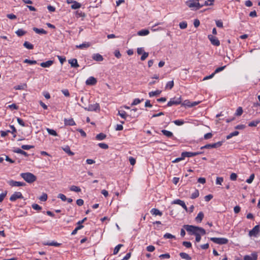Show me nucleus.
Listing matches in <instances>:
<instances>
[{
    "label": "nucleus",
    "mask_w": 260,
    "mask_h": 260,
    "mask_svg": "<svg viewBox=\"0 0 260 260\" xmlns=\"http://www.w3.org/2000/svg\"><path fill=\"white\" fill-rule=\"evenodd\" d=\"M183 228L190 234L196 236V241L197 242L200 241L201 239V234L202 235L206 234L205 230L201 227L191 225H184Z\"/></svg>",
    "instance_id": "nucleus-1"
},
{
    "label": "nucleus",
    "mask_w": 260,
    "mask_h": 260,
    "mask_svg": "<svg viewBox=\"0 0 260 260\" xmlns=\"http://www.w3.org/2000/svg\"><path fill=\"white\" fill-rule=\"evenodd\" d=\"M210 3H208L207 2H204L203 4H201L199 2L200 0H191L186 2L187 5L189 8L196 7L197 9H199L203 6H212L213 5L214 0H208Z\"/></svg>",
    "instance_id": "nucleus-2"
},
{
    "label": "nucleus",
    "mask_w": 260,
    "mask_h": 260,
    "mask_svg": "<svg viewBox=\"0 0 260 260\" xmlns=\"http://www.w3.org/2000/svg\"><path fill=\"white\" fill-rule=\"evenodd\" d=\"M20 176L28 183H31L37 179L36 176L29 172L21 173Z\"/></svg>",
    "instance_id": "nucleus-3"
},
{
    "label": "nucleus",
    "mask_w": 260,
    "mask_h": 260,
    "mask_svg": "<svg viewBox=\"0 0 260 260\" xmlns=\"http://www.w3.org/2000/svg\"><path fill=\"white\" fill-rule=\"evenodd\" d=\"M210 240L214 243L220 245L226 244L228 243V239L225 238H210Z\"/></svg>",
    "instance_id": "nucleus-4"
},
{
    "label": "nucleus",
    "mask_w": 260,
    "mask_h": 260,
    "mask_svg": "<svg viewBox=\"0 0 260 260\" xmlns=\"http://www.w3.org/2000/svg\"><path fill=\"white\" fill-rule=\"evenodd\" d=\"M182 99L181 97H174L171 99L170 101L168 103L167 106L171 107L173 105H177L181 104Z\"/></svg>",
    "instance_id": "nucleus-5"
},
{
    "label": "nucleus",
    "mask_w": 260,
    "mask_h": 260,
    "mask_svg": "<svg viewBox=\"0 0 260 260\" xmlns=\"http://www.w3.org/2000/svg\"><path fill=\"white\" fill-rule=\"evenodd\" d=\"M222 141H219L217 143H215L213 144H206L204 146H202L201 147V149H210V148H218L221 146L222 144Z\"/></svg>",
    "instance_id": "nucleus-6"
},
{
    "label": "nucleus",
    "mask_w": 260,
    "mask_h": 260,
    "mask_svg": "<svg viewBox=\"0 0 260 260\" xmlns=\"http://www.w3.org/2000/svg\"><path fill=\"white\" fill-rule=\"evenodd\" d=\"M260 232V225H255L251 230L249 232V236L250 237H256Z\"/></svg>",
    "instance_id": "nucleus-7"
},
{
    "label": "nucleus",
    "mask_w": 260,
    "mask_h": 260,
    "mask_svg": "<svg viewBox=\"0 0 260 260\" xmlns=\"http://www.w3.org/2000/svg\"><path fill=\"white\" fill-rule=\"evenodd\" d=\"M8 183L12 187L24 186L25 185V183L23 182L16 181L13 180H9Z\"/></svg>",
    "instance_id": "nucleus-8"
},
{
    "label": "nucleus",
    "mask_w": 260,
    "mask_h": 260,
    "mask_svg": "<svg viewBox=\"0 0 260 260\" xmlns=\"http://www.w3.org/2000/svg\"><path fill=\"white\" fill-rule=\"evenodd\" d=\"M208 38L212 45L216 46H218L220 45V42L216 37L213 36L212 35H208Z\"/></svg>",
    "instance_id": "nucleus-9"
},
{
    "label": "nucleus",
    "mask_w": 260,
    "mask_h": 260,
    "mask_svg": "<svg viewBox=\"0 0 260 260\" xmlns=\"http://www.w3.org/2000/svg\"><path fill=\"white\" fill-rule=\"evenodd\" d=\"M23 197L20 192H15L10 198V200L14 202L18 199H23Z\"/></svg>",
    "instance_id": "nucleus-10"
},
{
    "label": "nucleus",
    "mask_w": 260,
    "mask_h": 260,
    "mask_svg": "<svg viewBox=\"0 0 260 260\" xmlns=\"http://www.w3.org/2000/svg\"><path fill=\"white\" fill-rule=\"evenodd\" d=\"M172 203L174 204H178V205H180L181 206H182L183 208V209H184L185 210V211L186 212H187L188 209L183 201H182L179 199H177V200H174Z\"/></svg>",
    "instance_id": "nucleus-11"
},
{
    "label": "nucleus",
    "mask_w": 260,
    "mask_h": 260,
    "mask_svg": "<svg viewBox=\"0 0 260 260\" xmlns=\"http://www.w3.org/2000/svg\"><path fill=\"white\" fill-rule=\"evenodd\" d=\"M202 153H203V152L201 151L195 152H187V151L183 152V154L184 155L183 156H186V157H188L196 156V155L201 154Z\"/></svg>",
    "instance_id": "nucleus-12"
},
{
    "label": "nucleus",
    "mask_w": 260,
    "mask_h": 260,
    "mask_svg": "<svg viewBox=\"0 0 260 260\" xmlns=\"http://www.w3.org/2000/svg\"><path fill=\"white\" fill-rule=\"evenodd\" d=\"M96 78L93 77H90L86 80L85 83L87 85H93L96 83Z\"/></svg>",
    "instance_id": "nucleus-13"
},
{
    "label": "nucleus",
    "mask_w": 260,
    "mask_h": 260,
    "mask_svg": "<svg viewBox=\"0 0 260 260\" xmlns=\"http://www.w3.org/2000/svg\"><path fill=\"white\" fill-rule=\"evenodd\" d=\"M257 254L256 253H252L251 255H246L244 257V260H257Z\"/></svg>",
    "instance_id": "nucleus-14"
},
{
    "label": "nucleus",
    "mask_w": 260,
    "mask_h": 260,
    "mask_svg": "<svg viewBox=\"0 0 260 260\" xmlns=\"http://www.w3.org/2000/svg\"><path fill=\"white\" fill-rule=\"evenodd\" d=\"M64 123L65 125L73 126L76 124L74 119L72 118L70 119L64 118Z\"/></svg>",
    "instance_id": "nucleus-15"
},
{
    "label": "nucleus",
    "mask_w": 260,
    "mask_h": 260,
    "mask_svg": "<svg viewBox=\"0 0 260 260\" xmlns=\"http://www.w3.org/2000/svg\"><path fill=\"white\" fill-rule=\"evenodd\" d=\"M53 61L48 60L46 62L41 63L40 66L43 68H49L52 65Z\"/></svg>",
    "instance_id": "nucleus-16"
},
{
    "label": "nucleus",
    "mask_w": 260,
    "mask_h": 260,
    "mask_svg": "<svg viewBox=\"0 0 260 260\" xmlns=\"http://www.w3.org/2000/svg\"><path fill=\"white\" fill-rule=\"evenodd\" d=\"M69 63L73 68H78L79 67L77 60L75 58L69 60Z\"/></svg>",
    "instance_id": "nucleus-17"
},
{
    "label": "nucleus",
    "mask_w": 260,
    "mask_h": 260,
    "mask_svg": "<svg viewBox=\"0 0 260 260\" xmlns=\"http://www.w3.org/2000/svg\"><path fill=\"white\" fill-rule=\"evenodd\" d=\"M33 30L37 34H44V35H46L47 34V31H46L45 30H44V29L43 28H37V27H34L33 28Z\"/></svg>",
    "instance_id": "nucleus-18"
},
{
    "label": "nucleus",
    "mask_w": 260,
    "mask_h": 260,
    "mask_svg": "<svg viewBox=\"0 0 260 260\" xmlns=\"http://www.w3.org/2000/svg\"><path fill=\"white\" fill-rule=\"evenodd\" d=\"M204 217V214L203 212H200L197 216L196 217L195 220L197 222H201L203 218Z\"/></svg>",
    "instance_id": "nucleus-19"
},
{
    "label": "nucleus",
    "mask_w": 260,
    "mask_h": 260,
    "mask_svg": "<svg viewBox=\"0 0 260 260\" xmlns=\"http://www.w3.org/2000/svg\"><path fill=\"white\" fill-rule=\"evenodd\" d=\"M150 213L155 215H159L161 216L162 213L161 212H160L158 209L156 208H153L151 210Z\"/></svg>",
    "instance_id": "nucleus-20"
},
{
    "label": "nucleus",
    "mask_w": 260,
    "mask_h": 260,
    "mask_svg": "<svg viewBox=\"0 0 260 260\" xmlns=\"http://www.w3.org/2000/svg\"><path fill=\"white\" fill-rule=\"evenodd\" d=\"M85 109L88 111H96L98 109V105L96 104L90 105L88 107L85 108Z\"/></svg>",
    "instance_id": "nucleus-21"
},
{
    "label": "nucleus",
    "mask_w": 260,
    "mask_h": 260,
    "mask_svg": "<svg viewBox=\"0 0 260 260\" xmlns=\"http://www.w3.org/2000/svg\"><path fill=\"white\" fill-rule=\"evenodd\" d=\"M260 123V119H256L255 120L252 121L248 123V126L250 127H255L258 124Z\"/></svg>",
    "instance_id": "nucleus-22"
},
{
    "label": "nucleus",
    "mask_w": 260,
    "mask_h": 260,
    "mask_svg": "<svg viewBox=\"0 0 260 260\" xmlns=\"http://www.w3.org/2000/svg\"><path fill=\"white\" fill-rule=\"evenodd\" d=\"M179 255L182 258L185 259L186 260H191V257L186 253L185 252H181L179 254Z\"/></svg>",
    "instance_id": "nucleus-23"
},
{
    "label": "nucleus",
    "mask_w": 260,
    "mask_h": 260,
    "mask_svg": "<svg viewBox=\"0 0 260 260\" xmlns=\"http://www.w3.org/2000/svg\"><path fill=\"white\" fill-rule=\"evenodd\" d=\"M161 133L168 138H171L173 136V134L171 132L168 131L167 130L162 129L161 131Z\"/></svg>",
    "instance_id": "nucleus-24"
},
{
    "label": "nucleus",
    "mask_w": 260,
    "mask_h": 260,
    "mask_svg": "<svg viewBox=\"0 0 260 260\" xmlns=\"http://www.w3.org/2000/svg\"><path fill=\"white\" fill-rule=\"evenodd\" d=\"M62 149L65 152L70 156H72L74 154V153L71 151L70 148L69 146H66Z\"/></svg>",
    "instance_id": "nucleus-25"
},
{
    "label": "nucleus",
    "mask_w": 260,
    "mask_h": 260,
    "mask_svg": "<svg viewBox=\"0 0 260 260\" xmlns=\"http://www.w3.org/2000/svg\"><path fill=\"white\" fill-rule=\"evenodd\" d=\"M14 152H15V153H19V154H21L22 155H23L25 156H28V154L27 152H26L25 151H23V150L20 149V148H17V149H15L14 150Z\"/></svg>",
    "instance_id": "nucleus-26"
},
{
    "label": "nucleus",
    "mask_w": 260,
    "mask_h": 260,
    "mask_svg": "<svg viewBox=\"0 0 260 260\" xmlns=\"http://www.w3.org/2000/svg\"><path fill=\"white\" fill-rule=\"evenodd\" d=\"M81 7V4L75 1L73 2V4L71 5V8L72 9H77L80 8Z\"/></svg>",
    "instance_id": "nucleus-27"
},
{
    "label": "nucleus",
    "mask_w": 260,
    "mask_h": 260,
    "mask_svg": "<svg viewBox=\"0 0 260 260\" xmlns=\"http://www.w3.org/2000/svg\"><path fill=\"white\" fill-rule=\"evenodd\" d=\"M149 33V31L147 29H142L139 31L137 34L140 36H146L148 35Z\"/></svg>",
    "instance_id": "nucleus-28"
},
{
    "label": "nucleus",
    "mask_w": 260,
    "mask_h": 260,
    "mask_svg": "<svg viewBox=\"0 0 260 260\" xmlns=\"http://www.w3.org/2000/svg\"><path fill=\"white\" fill-rule=\"evenodd\" d=\"M46 129L50 135L53 136H57V133L55 130L53 129H50L48 127H46Z\"/></svg>",
    "instance_id": "nucleus-29"
},
{
    "label": "nucleus",
    "mask_w": 260,
    "mask_h": 260,
    "mask_svg": "<svg viewBox=\"0 0 260 260\" xmlns=\"http://www.w3.org/2000/svg\"><path fill=\"white\" fill-rule=\"evenodd\" d=\"M161 91L159 90H156L154 91H151L149 92V95L150 97L154 96H157L160 94Z\"/></svg>",
    "instance_id": "nucleus-30"
},
{
    "label": "nucleus",
    "mask_w": 260,
    "mask_h": 260,
    "mask_svg": "<svg viewBox=\"0 0 260 260\" xmlns=\"http://www.w3.org/2000/svg\"><path fill=\"white\" fill-rule=\"evenodd\" d=\"M15 33L18 37H21L26 34V31L22 29H18Z\"/></svg>",
    "instance_id": "nucleus-31"
},
{
    "label": "nucleus",
    "mask_w": 260,
    "mask_h": 260,
    "mask_svg": "<svg viewBox=\"0 0 260 260\" xmlns=\"http://www.w3.org/2000/svg\"><path fill=\"white\" fill-rule=\"evenodd\" d=\"M70 190L71 191H75V192H80L81 190V188L79 187L75 186V185L71 186L70 187Z\"/></svg>",
    "instance_id": "nucleus-32"
},
{
    "label": "nucleus",
    "mask_w": 260,
    "mask_h": 260,
    "mask_svg": "<svg viewBox=\"0 0 260 260\" xmlns=\"http://www.w3.org/2000/svg\"><path fill=\"white\" fill-rule=\"evenodd\" d=\"M239 134V133L238 131H235L233 133H230L229 135H228L226 136V138L227 140H229L234 136H236L238 135Z\"/></svg>",
    "instance_id": "nucleus-33"
},
{
    "label": "nucleus",
    "mask_w": 260,
    "mask_h": 260,
    "mask_svg": "<svg viewBox=\"0 0 260 260\" xmlns=\"http://www.w3.org/2000/svg\"><path fill=\"white\" fill-rule=\"evenodd\" d=\"M23 46L27 49H32L34 48V46L32 44H30L28 42L25 41L24 44Z\"/></svg>",
    "instance_id": "nucleus-34"
},
{
    "label": "nucleus",
    "mask_w": 260,
    "mask_h": 260,
    "mask_svg": "<svg viewBox=\"0 0 260 260\" xmlns=\"http://www.w3.org/2000/svg\"><path fill=\"white\" fill-rule=\"evenodd\" d=\"M123 246V245L121 244L117 245L114 249L113 254H114V255L117 254L118 253L120 248L122 247Z\"/></svg>",
    "instance_id": "nucleus-35"
},
{
    "label": "nucleus",
    "mask_w": 260,
    "mask_h": 260,
    "mask_svg": "<svg viewBox=\"0 0 260 260\" xmlns=\"http://www.w3.org/2000/svg\"><path fill=\"white\" fill-rule=\"evenodd\" d=\"M44 245H48V246H59L60 245V244L56 242L52 241L51 242H47V243H44Z\"/></svg>",
    "instance_id": "nucleus-36"
},
{
    "label": "nucleus",
    "mask_w": 260,
    "mask_h": 260,
    "mask_svg": "<svg viewBox=\"0 0 260 260\" xmlns=\"http://www.w3.org/2000/svg\"><path fill=\"white\" fill-rule=\"evenodd\" d=\"M118 114L120 116H121L122 118H123L124 119H126V117L127 116L126 113L124 111H123V110H119V111H118Z\"/></svg>",
    "instance_id": "nucleus-37"
},
{
    "label": "nucleus",
    "mask_w": 260,
    "mask_h": 260,
    "mask_svg": "<svg viewBox=\"0 0 260 260\" xmlns=\"http://www.w3.org/2000/svg\"><path fill=\"white\" fill-rule=\"evenodd\" d=\"M199 196V190L196 189L194 192H193L191 195V198L192 199H196L198 198Z\"/></svg>",
    "instance_id": "nucleus-38"
},
{
    "label": "nucleus",
    "mask_w": 260,
    "mask_h": 260,
    "mask_svg": "<svg viewBox=\"0 0 260 260\" xmlns=\"http://www.w3.org/2000/svg\"><path fill=\"white\" fill-rule=\"evenodd\" d=\"M242 113H243L242 108L241 107H238L236 110L235 115L237 116H241L242 114Z\"/></svg>",
    "instance_id": "nucleus-39"
},
{
    "label": "nucleus",
    "mask_w": 260,
    "mask_h": 260,
    "mask_svg": "<svg viewBox=\"0 0 260 260\" xmlns=\"http://www.w3.org/2000/svg\"><path fill=\"white\" fill-rule=\"evenodd\" d=\"M187 26V23L186 21H183L179 23V27L181 29H185Z\"/></svg>",
    "instance_id": "nucleus-40"
},
{
    "label": "nucleus",
    "mask_w": 260,
    "mask_h": 260,
    "mask_svg": "<svg viewBox=\"0 0 260 260\" xmlns=\"http://www.w3.org/2000/svg\"><path fill=\"white\" fill-rule=\"evenodd\" d=\"M174 86V81H169L166 86V88H169L170 89H172Z\"/></svg>",
    "instance_id": "nucleus-41"
},
{
    "label": "nucleus",
    "mask_w": 260,
    "mask_h": 260,
    "mask_svg": "<svg viewBox=\"0 0 260 260\" xmlns=\"http://www.w3.org/2000/svg\"><path fill=\"white\" fill-rule=\"evenodd\" d=\"M26 86V84H23V85H18L17 86H15L14 88L15 90H22L24 89V87Z\"/></svg>",
    "instance_id": "nucleus-42"
},
{
    "label": "nucleus",
    "mask_w": 260,
    "mask_h": 260,
    "mask_svg": "<svg viewBox=\"0 0 260 260\" xmlns=\"http://www.w3.org/2000/svg\"><path fill=\"white\" fill-rule=\"evenodd\" d=\"M143 100H144L143 99H142L141 100H140L139 99H135L134 100L133 102L132 103V106L137 105L139 104V103H140Z\"/></svg>",
    "instance_id": "nucleus-43"
},
{
    "label": "nucleus",
    "mask_w": 260,
    "mask_h": 260,
    "mask_svg": "<svg viewBox=\"0 0 260 260\" xmlns=\"http://www.w3.org/2000/svg\"><path fill=\"white\" fill-rule=\"evenodd\" d=\"M99 147L103 149H107L109 147L108 145L107 144L104 143H99Z\"/></svg>",
    "instance_id": "nucleus-44"
},
{
    "label": "nucleus",
    "mask_w": 260,
    "mask_h": 260,
    "mask_svg": "<svg viewBox=\"0 0 260 260\" xmlns=\"http://www.w3.org/2000/svg\"><path fill=\"white\" fill-rule=\"evenodd\" d=\"M83 226H77L72 232V235H75L77 234V232L78 230L82 229Z\"/></svg>",
    "instance_id": "nucleus-45"
},
{
    "label": "nucleus",
    "mask_w": 260,
    "mask_h": 260,
    "mask_svg": "<svg viewBox=\"0 0 260 260\" xmlns=\"http://www.w3.org/2000/svg\"><path fill=\"white\" fill-rule=\"evenodd\" d=\"M183 152L181 153V156L180 157H178V158H176L175 160H173L172 161V162L173 163H175V162H178L183 159H184V158L186 157V156H183Z\"/></svg>",
    "instance_id": "nucleus-46"
},
{
    "label": "nucleus",
    "mask_w": 260,
    "mask_h": 260,
    "mask_svg": "<svg viewBox=\"0 0 260 260\" xmlns=\"http://www.w3.org/2000/svg\"><path fill=\"white\" fill-rule=\"evenodd\" d=\"M23 62L24 63H29L30 64H35L37 63L36 60H31L28 59H25L24 60Z\"/></svg>",
    "instance_id": "nucleus-47"
},
{
    "label": "nucleus",
    "mask_w": 260,
    "mask_h": 260,
    "mask_svg": "<svg viewBox=\"0 0 260 260\" xmlns=\"http://www.w3.org/2000/svg\"><path fill=\"white\" fill-rule=\"evenodd\" d=\"M47 199V194L46 193H43L42 196L39 198V200L41 201H46Z\"/></svg>",
    "instance_id": "nucleus-48"
},
{
    "label": "nucleus",
    "mask_w": 260,
    "mask_h": 260,
    "mask_svg": "<svg viewBox=\"0 0 260 260\" xmlns=\"http://www.w3.org/2000/svg\"><path fill=\"white\" fill-rule=\"evenodd\" d=\"M254 178V174H252L250 175L249 178L246 180V182L249 184L252 183Z\"/></svg>",
    "instance_id": "nucleus-49"
},
{
    "label": "nucleus",
    "mask_w": 260,
    "mask_h": 260,
    "mask_svg": "<svg viewBox=\"0 0 260 260\" xmlns=\"http://www.w3.org/2000/svg\"><path fill=\"white\" fill-rule=\"evenodd\" d=\"M34 147V146L32 145H23L21 146L22 149H23L24 150H29Z\"/></svg>",
    "instance_id": "nucleus-50"
},
{
    "label": "nucleus",
    "mask_w": 260,
    "mask_h": 260,
    "mask_svg": "<svg viewBox=\"0 0 260 260\" xmlns=\"http://www.w3.org/2000/svg\"><path fill=\"white\" fill-rule=\"evenodd\" d=\"M173 122L177 125H182L184 124V121L182 120H176Z\"/></svg>",
    "instance_id": "nucleus-51"
},
{
    "label": "nucleus",
    "mask_w": 260,
    "mask_h": 260,
    "mask_svg": "<svg viewBox=\"0 0 260 260\" xmlns=\"http://www.w3.org/2000/svg\"><path fill=\"white\" fill-rule=\"evenodd\" d=\"M182 106L188 107H191V103L188 100H185L183 103H181Z\"/></svg>",
    "instance_id": "nucleus-52"
},
{
    "label": "nucleus",
    "mask_w": 260,
    "mask_h": 260,
    "mask_svg": "<svg viewBox=\"0 0 260 260\" xmlns=\"http://www.w3.org/2000/svg\"><path fill=\"white\" fill-rule=\"evenodd\" d=\"M213 136V134L211 133H208L204 135V138L205 140L211 139Z\"/></svg>",
    "instance_id": "nucleus-53"
},
{
    "label": "nucleus",
    "mask_w": 260,
    "mask_h": 260,
    "mask_svg": "<svg viewBox=\"0 0 260 260\" xmlns=\"http://www.w3.org/2000/svg\"><path fill=\"white\" fill-rule=\"evenodd\" d=\"M164 237L165 239H172V238H175V237L174 236L172 235V234H171L170 233L165 234L164 236Z\"/></svg>",
    "instance_id": "nucleus-54"
},
{
    "label": "nucleus",
    "mask_w": 260,
    "mask_h": 260,
    "mask_svg": "<svg viewBox=\"0 0 260 260\" xmlns=\"http://www.w3.org/2000/svg\"><path fill=\"white\" fill-rule=\"evenodd\" d=\"M225 67H226V66H223V67H221L217 68L215 70V71H214V75H215V74L217 73H219V72H221V71H223V70L225 69Z\"/></svg>",
    "instance_id": "nucleus-55"
},
{
    "label": "nucleus",
    "mask_w": 260,
    "mask_h": 260,
    "mask_svg": "<svg viewBox=\"0 0 260 260\" xmlns=\"http://www.w3.org/2000/svg\"><path fill=\"white\" fill-rule=\"evenodd\" d=\"M237 175L235 173H232L230 175V179L232 181H235L237 178Z\"/></svg>",
    "instance_id": "nucleus-56"
},
{
    "label": "nucleus",
    "mask_w": 260,
    "mask_h": 260,
    "mask_svg": "<svg viewBox=\"0 0 260 260\" xmlns=\"http://www.w3.org/2000/svg\"><path fill=\"white\" fill-rule=\"evenodd\" d=\"M57 198L60 199L62 201H66L67 200L66 196L62 193L58 194Z\"/></svg>",
    "instance_id": "nucleus-57"
},
{
    "label": "nucleus",
    "mask_w": 260,
    "mask_h": 260,
    "mask_svg": "<svg viewBox=\"0 0 260 260\" xmlns=\"http://www.w3.org/2000/svg\"><path fill=\"white\" fill-rule=\"evenodd\" d=\"M32 208L36 210H40L42 209V207L39 206L38 204H34L32 205Z\"/></svg>",
    "instance_id": "nucleus-58"
},
{
    "label": "nucleus",
    "mask_w": 260,
    "mask_h": 260,
    "mask_svg": "<svg viewBox=\"0 0 260 260\" xmlns=\"http://www.w3.org/2000/svg\"><path fill=\"white\" fill-rule=\"evenodd\" d=\"M182 244L186 248H190L191 247V243L190 242L184 241L183 242Z\"/></svg>",
    "instance_id": "nucleus-59"
},
{
    "label": "nucleus",
    "mask_w": 260,
    "mask_h": 260,
    "mask_svg": "<svg viewBox=\"0 0 260 260\" xmlns=\"http://www.w3.org/2000/svg\"><path fill=\"white\" fill-rule=\"evenodd\" d=\"M17 121L18 123L22 126H25V124L22 119L20 118H17Z\"/></svg>",
    "instance_id": "nucleus-60"
},
{
    "label": "nucleus",
    "mask_w": 260,
    "mask_h": 260,
    "mask_svg": "<svg viewBox=\"0 0 260 260\" xmlns=\"http://www.w3.org/2000/svg\"><path fill=\"white\" fill-rule=\"evenodd\" d=\"M160 258H169L170 255L169 253L162 254L159 256Z\"/></svg>",
    "instance_id": "nucleus-61"
},
{
    "label": "nucleus",
    "mask_w": 260,
    "mask_h": 260,
    "mask_svg": "<svg viewBox=\"0 0 260 260\" xmlns=\"http://www.w3.org/2000/svg\"><path fill=\"white\" fill-rule=\"evenodd\" d=\"M7 192L5 191L0 194V202H2L7 195Z\"/></svg>",
    "instance_id": "nucleus-62"
},
{
    "label": "nucleus",
    "mask_w": 260,
    "mask_h": 260,
    "mask_svg": "<svg viewBox=\"0 0 260 260\" xmlns=\"http://www.w3.org/2000/svg\"><path fill=\"white\" fill-rule=\"evenodd\" d=\"M61 92L63 94V95L66 96H70V92L67 89H62L61 90Z\"/></svg>",
    "instance_id": "nucleus-63"
},
{
    "label": "nucleus",
    "mask_w": 260,
    "mask_h": 260,
    "mask_svg": "<svg viewBox=\"0 0 260 260\" xmlns=\"http://www.w3.org/2000/svg\"><path fill=\"white\" fill-rule=\"evenodd\" d=\"M223 179L222 177H217L216 180V183L217 184L221 185V183L223 182Z\"/></svg>",
    "instance_id": "nucleus-64"
}]
</instances>
